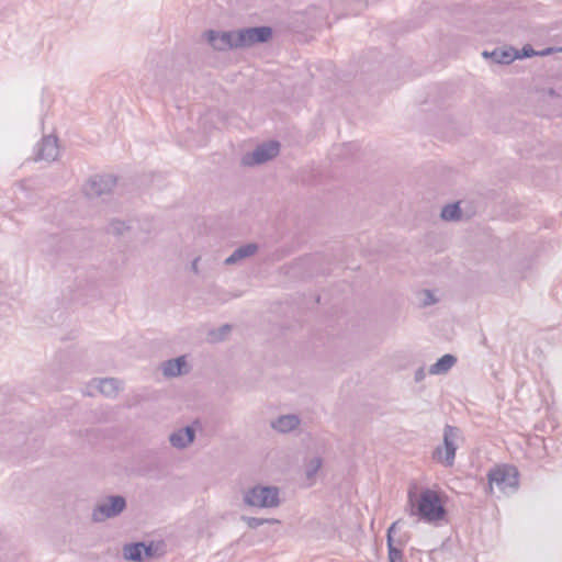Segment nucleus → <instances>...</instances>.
Segmentation results:
<instances>
[{
    "label": "nucleus",
    "instance_id": "nucleus-1",
    "mask_svg": "<svg viewBox=\"0 0 562 562\" xmlns=\"http://www.w3.org/2000/svg\"><path fill=\"white\" fill-rule=\"evenodd\" d=\"M407 507L411 516H417L425 522H437L447 515L438 492L431 488L423 490L419 495L411 488L407 494Z\"/></svg>",
    "mask_w": 562,
    "mask_h": 562
},
{
    "label": "nucleus",
    "instance_id": "nucleus-2",
    "mask_svg": "<svg viewBox=\"0 0 562 562\" xmlns=\"http://www.w3.org/2000/svg\"><path fill=\"white\" fill-rule=\"evenodd\" d=\"M246 505L258 508H273L280 504V492L277 486L256 485L244 495Z\"/></svg>",
    "mask_w": 562,
    "mask_h": 562
},
{
    "label": "nucleus",
    "instance_id": "nucleus-3",
    "mask_svg": "<svg viewBox=\"0 0 562 562\" xmlns=\"http://www.w3.org/2000/svg\"><path fill=\"white\" fill-rule=\"evenodd\" d=\"M459 432L458 427L446 425L442 446H438L432 453V458L445 467H452L454 463Z\"/></svg>",
    "mask_w": 562,
    "mask_h": 562
},
{
    "label": "nucleus",
    "instance_id": "nucleus-4",
    "mask_svg": "<svg viewBox=\"0 0 562 562\" xmlns=\"http://www.w3.org/2000/svg\"><path fill=\"white\" fill-rule=\"evenodd\" d=\"M491 487L495 485L505 494H513L519 486V473L515 467H498L488 472Z\"/></svg>",
    "mask_w": 562,
    "mask_h": 562
},
{
    "label": "nucleus",
    "instance_id": "nucleus-5",
    "mask_svg": "<svg viewBox=\"0 0 562 562\" xmlns=\"http://www.w3.org/2000/svg\"><path fill=\"white\" fill-rule=\"evenodd\" d=\"M272 29L270 26H252L238 30L237 41L240 48L250 47L255 44H263L271 40Z\"/></svg>",
    "mask_w": 562,
    "mask_h": 562
},
{
    "label": "nucleus",
    "instance_id": "nucleus-6",
    "mask_svg": "<svg viewBox=\"0 0 562 562\" xmlns=\"http://www.w3.org/2000/svg\"><path fill=\"white\" fill-rule=\"evenodd\" d=\"M126 507V501L121 495L109 496L106 501L99 504L92 512L94 521H104L108 518L116 517Z\"/></svg>",
    "mask_w": 562,
    "mask_h": 562
},
{
    "label": "nucleus",
    "instance_id": "nucleus-7",
    "mask_svg": "<svg viewBox=\"0 0 562 562\" xmlns=\"http://www.w3.org/2000/svg\"><path fill=\"white\" fill-rule=\"evenodd\" d=\"M116 184V177L112 175H95L85 184L83 191L89 199L108 194Z\"/></svg>",
    "mask_w": 562,
    "mask_h": 562
},
{
    "label": "nucleus",
    "instance_id": "nucleus-8",
    "mask_svg": "<svg viewBox=\"0 0 562 562\" xmlns=\"http://www.w3.org/2000/svg\"><path fill=\"white\" fill-rule=\"evenodd\" d=\"M279 150L280 145L278 142H267L258 145L252 153L246 154L243 157L241 162L245 166L263 164L278 156Z\"/></svg>",
    "mask_w": 562,
    "mask_h": 562
},
{
    "label": "nucleus",
    "instance_id": "nucleus-9",
    "mask_svg": "<svg viewBox=\"0 0 562 562\" xmlns=\"http://www.w3.org/2000/svg\"><path fill=\"white\" fill-rule=\"evenodd\" d=\"M237 35L238 30L225 32L209 30L205 32L207 42L216 50L240 48V45H238Z\"/></svg>",
    "mask_w": 562,
    "mask_h": 562
},
{
    "label": "nucleus",
    "instance_id": "nucleus-10",
    "mask_svg": "<svg viewBox=\"0 0 562 562\" xmlns=\"http://www.w3.org/2000/svg\"><path fill=\"white\" fill-rule=\"evenodd\" d=\"M35 160L53 161L58 157L57 137L44 136L35 146Z\"/></svg>",
    "mask_w": 562,
    "mask_h": 562
},
{
    "label": "nucleus",
    "instance_id": "nucleus-11",
    "mask_svg": "<svg viewBox=\"0 0 562 562\" xmlns=\"http://www.w3.org/2000/svg\"><path fill=\"white\" fill-rule=\"evenodd\" d=\"M398 521H394L386 531V546H387V558L389 562H404L403 547L404 541L398 539L394 540L393 532Z\"/></svg>",
    "mask_w": 562,
    "mask_h": 562
},
{
    "label": "nucleus",
    "instance_id": "nucleus-12",
    "mask_svg": "<svg viewBox=\"0 0 562 562\" xmlns=\"http://www.w3.org/2000/svg\"><path fill=\"white\" fill-rule=\"evenodd\" d=\"M194 437V428L191 426H186L181 429H178L177 431H173L169 437V441L173 447L183 449L193 442Z\"/></svg>",
    "mask_w": 562,
    "mask_h": 562
},
{
    "label": "nucleus",
    "instance_id": "nucleus-13",
    "mask_svg": "<svg viewBox=\"0 0 562 562\" xmlns=\"http://www.w3.org/2000/svg\"><path fill=\"white\" fill-rule=\"evenodd\" d=\"M482 55L484 57H491L493 59V61H495L496 64H501V65H508V64L513 63L516 58L520 57L519 50L514 49L512 47L507 48V49L496 48L491 53L485 50L482 53Z\"/></svg>",
    "mask_w": 562,
    "mask_h": 562
},
{
    "label": "nucleus",
    "instance_id": "nucleus-14",
    "mask_svg": "<svg viewBox=\"0 0 562 562\" xmlns=\"http://www.w3.org/2000/svg\"><path fill=\"white\" fill-rule=\"evenodd\" d=\"M301 420L295 414L281 415L271 422V427L278 432L286 434L294 430Z\"/></svg>",
    "mask_w": 562,
    "mask_h": 562
},
{
    "label": "nucleus",
    "instance_id": "nucleus-15",
    "mask_svg": "<svg viewBox=\"0 0 562 562\" xmlns=\"http://www.w3.org/2000/svg\"><path fill=\"white\" fill-rule=\"evenodd\" d=\"M258 250V245L254 243L245 244L236 248L231 256H228L224 263L227 266L235 265L244 258L255 255Z\"/></svg>",
    "mask_w": 562,
    "mask_h": 562
},
{
    "label": "nucleus",
    "instance_id": "nucleus-16",
    "mask_svg": "<svg viewBox=\"0 0 562 562\" xmlns=\"http://www.w3.org/2000/svg\"><path fill=\"white\" fill-rule=\"evenodd\" d=\"M456 362L457 357L446 353L430 366L429 373L434 375L445 374L456 364Z\"/></svg>",
    "mask_w": 562,
    "mask_h": 562
},
{
    "label": "nucleus",
    "instance_id": "nucleus-17",
    "mask_svg": "<svg viewBox=\"0 0 562 562\" xmlns=\"http://www.w3.org/2000/svg\"><path fill=\"white\" fill-rule=\"evenodd\" d=\"M187 366L186 357L180 356L175 359H169L162 363V372L166 376H178L183 373V368Z\"/></svg>",
    "mask_w": 562,
    "mask_h": 562
},
{
    "label": "nucleus",
    "instance_id": "nucleus-18",
    "mask_svg": "<svg viewBox=\"0 0 562 562\" xmlns=\"http://www.w3.org/2000/svg\"><path fill=\"white\" fill-rule=\"evenodd\" d=\"M143 551H145L144 542L128 543L123 548V555L126 560L140 562L144 560Z\"/></svg>",
    "mask_w": 562,
    "mask_h": 562
},
{
    "label": "nucleus",
    "instance_id": "nucleus-19",
    "mask_svg": "<svg viewBox=\"0 0 562 562\" xmlns=\"http://www.w3.org/2000/svg\"><path fill=\"white\" fill-rule=\"evenodd\" d=\"M100 393L105 396H114L120 390V381L114 378H104L98 381L97 385Z\"/></svg>",
    "mask_w": 562,
    "mask_h": 562
},
{
    "label": "nucleus",
    "instance_id": "nucleus-20",
    "mask_svg": "<svg viewBox=\"0 0 562 562\" xmlns=\"http://www.w3.org/2000/svg\"><path fill=\"white\" fill-rule=\"evenodd\" d=\"M441 218L445 221H458L462 216V211L460 207V202H454L451 204H447L442 207Z\"/></svg>",
    "mask_w": 562,
    "mask_h": 562
},
{
    "label": "nucleus",
    "instance_id": "nucleus-21",
    "mask_svg": "<svg viewBox=\"0 0 562 562\" xmlns=\"http://www.w3.org/2000/svg\"><path fill=\"white\" fill-rule=\"evenodd\" d=\"M241 520L245 521L250 529H257L265 524L274 525L280 522L276 518H258L250 516H241Z\"/></svg>",
    "mask_w": 562,
    "mask_h": 562
},
{
    "label": "nucleus",
    "instance_id": "nucleus-22",
    "mask_svg": "<svg viewBox=\"0 0 562 562\" xmlns=\"http://www.w3.org/2000/svg\"><path fill=\"white\" fill-rule=\"evenodd\" d=\"M130 228L131 226H128L125 222L114 220L109 224L108 233L120 236Z\"/></svg>",
    "mask_w": 562,
    "mask_h": 562
},
{
    "label": "nucleus",
    "instance_id": "nucleus-23",
    "mask_svg": "<svg viewBox=\"0 0 562 562\" xmlns=\"http://www.w3.org/2000/svg\"><path fill=\"white\" fill-rule=\"evenodd\" d=\"M322 467V459L321 458H313L310 460V462L306 464L305 474L307 479L313 477L318 470Z\"/></svg>",
    "mask_w": 562,
    "mask_h": 562
},
{
    "label": "nucleus",
    "instance_id": "nucleus-24",
    "mask_svg": "<svg viewBox=\"0 0 562 562\" xmlns=\"http://www.w3.org/2000/svg\"><path fill=\"white\" fill-rule=\"evenodd\" d=\"M547 98L553 100L559 104V108L554 111V115H561L562 114V98L555 93L553 89H549L547 93Z\"/></svg>",
    "mask_w": 562,
    "mask_h": 562
},
{
    "label": "nucleus",
    "instance_id": "nucleus-25",
    "mask_svg": "<svg viewBox=\"0 0 562 562\" xmlns=\"http://www.w3.org/2000/svg\"><path fill=\"white\" fill-rule=\"evenodd\" d=\"M536 54L537 53L533 50V48L530 45H527V46L522 47V49L519 52V56H520L519 58L531 57Z\"/></svg>",
    "mask_w": 562,
    "mask_h": 562
},
{
    "label": "nucleus",
    "instance_id": "nucleus-26",
    "mask_svg": "<svg viewBox=\"0 0 562 562\" xmlns=\"http://www.w3.org/2000/svg\"><path fill=\"white\" fill-rule=\"evenodd\" d=\"M231 331V325L225 324L218 329L217 339H224V337Z\"/></svg>",
    "mask_w": 562,
    "mask_h": 562
},
{
    "label": "nucleus",
    "instance_id": "nucleus-27",
    "mask_svg": "<svg viewBox=\"0 0 562 562\" xmlns=\"http://www.w3.org/2000/svg\"><path fill=\"white\" fill-rule=\"evenodd\" d=\"M426 376V372H425V369L423 367L418 368L416 371H415V381L416 382H422Z\"/></svg>",
    "mask_w": 562,
    "mask_h": 562
},
{
    "label": "nucleus",
    "instance_id": "nucleus-28",
    "mask_svg": "<svg viewBox=\"0 0 562 562\" xmlns=\"http://www.w3.org/2000/svg\"><path fill=\"white\" fill-rule=\"evenodd\" d=\"M154 555V547L153 543L145 544V551H143V557L145 558H151Z\"/></svg>",
    "mask_w": 562,
    "mask_h": 562
},
{
    "label": "nucleus",
    "instance_id": "nucleus-29",
    "mask_svg": "<svg viewBox=\"0 0 562 562\" xmlns=\"http://www.w3.org/2000/svg\"><path fill=\"white\" fill-rule=\"evenodd\" d=\"M199 259L200 258H195L192 263H191V270L194 272V273H198L199 272V269H198V262H199Z\"/></svg>",
    "mask_w": 562,
    "mask_h": 562
},
{
    "label": "nucleus",
    "instance_id": "nucleus-30",
    "mask_svg": "<svg viewBox=\"0 0 562 562\" xmlns=\"http://www.w3.org/2000/svg\"><path fill=\"white\" fill-rule=\"evenodd\" d=\"M436 300L434 299V295L427 291V301L425 302L426 304H431V303H435Z\"/></svg>",
    "mask_w": 562,
    "mask_h": 562
},
{
    "label": "nucleus",
    "instance_id": "nucleus-31",
    "mask_svg": "<svg viewBox=\"0 0 562 562\" xmlns=\"http://www.w3.org/2000/svg\"><path fill=\"white\" fill-rule=\"evenodd\" d=\"M48 241H49L50 244H55V243H57V241H60V239H59V237H58V236H56V235H52V236H49Z\"/></svg>",
    "mask_w": 562,
    "mask_h": 562
},
{
    "label": "nucleus",
    "instance_id": "nucleus-32",
    "mask_svg": "<svg viewBox=\"0 0 562 562\" xmlns=\"http://www.w3.org/2000/svg\"><path fill=\"white\" fill-rule=\"evenodd\" d=\"M551 50H552L551 48H547L543 52H541L540 55H542V56L548 55V54H550Z\"/></svg>",
    "mask_w": 562,
    "mask_h": 562
}]
</instances>
